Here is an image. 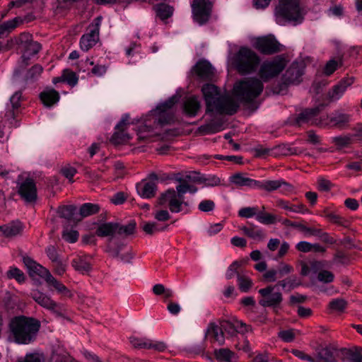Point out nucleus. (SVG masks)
<instances>
[{"label":"nucleus","mask_w":362,"mask_h":362,"mask_svg":"<svg viewBox=\"0 0 362 362\" xmlns=\"http://www.w3.org/2000/svg\"><path fill=\"white\" fill-rule=\"evenodd\" d=\"M255 48L263 54H273L281 51L282 45L272 36L258 37L255 43Z\"/></svg>","instance_id":"obj_14"},{"label":"nucleus","mask_w":362,"mask_h":362,"mask_svg":"<svg viewBox=\"0 0 362 362\" xmlns=\"http://www.w3.org/2000/svg\"><path fill=\"white\" fill-rule=\"evenodd\" d=\"M59 93L54 88H47L40 94V99L46 107H51L59 100Z\"/></svg>","instance_id":"obj_31"},{"label":"nucleus","mask_w":362,"mask_h":362,"mask_svg":"<svg viewBox=\"0 0 362 362\" xmlns=\"http://www.w3.org/2000/svg\"><path fill=\"white\" fill-rule=\"evenodd\" d=\"M22 93L16 91L10 98L9 103L6 105V112L3 119L7 122L11 127L18 126V121L16 119L19 113L21 107Z\"/></svg>","instance_id":"obj_12"},{"label":"nucleus","mask_w":362,"mask_h":362,"mask_svg":"<svg viewBox=\"0 0 362 362\" xmlns=\"http://www.w3.org/2000/svg\"><path fill=\"white\" fill-rule=\"evenodd\" d=\"M286 59L284 55H277L272 59L264 61L260 66L259 76L264 81L277 76L286 67Z\"/></svg>","instance_id":"obj_8"},{"label":"nucleus","mask_w":362,"mask_h":362,"mask_svg":"<svg viewBox=\"0 0 362 362\" xmlns=\"http://www.w3.org/2000/svg\"><path fill=\"white\" fill-rule=\"evenodd\" d=\"M304 72L302 62H293L283 75L282 80L286 85L299 83Z\"/></svg>","instance_id":"obj_19"},{"label":"nucleus","mask_w":362,"mask_h":362,"mask_svg":"<svg viewBox=\"0 0 362 362\" xmlns=\"http://www.w3.org/2000/svg\"><path fill=\"white\" fill-rule=\"evenodd\" d=\"M46 283L48 284V286L54 287L59 293L63 294L68 297L71 296L70 290L62 282L55 279L52 274L48 276L47 279H46Z\"/></svg>","instance_id":"obj_41"},{"label":"nucleus","mask_w":362,"mask_h":362,"mask_svg":"<svg viewBox=\"0 0 362 362\" xmlns=\"http://www.w3.org/2000/svg\"><path fill=\"white\" fill-rule=\"evenodd\" d=\"M352 137L353 136L351 135L335 136L332 138V143H334L338 148H343L351 144Z\"/></svg>","instance_id":"obj_51"},{"label":"nucleus","mask_w":362,"mask_h":362,"mask_svg":"<svg viewBox=\"0 0 362 362\" xmlns=\"http://www.w3.org/2000/svg\"><path fill=\"white\" fill-rule=\"evenodd\" d=\"M240 230L245 235L255 241L261 242L266 238L264 230L253 223H247V225L241 227Z\"/></svg>","instance_id":"obj_29"},{"label":"nucleus","mask_w":362,"mask_h":362,"mask_svg":"<svg viewBox=\"0 0 362 362\" xmlns=\"http://www.w3.org/2000/svg\"><path fill=\"white\" fill-rule=\"evenodd\" d=\"M196 75L201 79L209 80L213 76V68L206 61L198 62L193 68Z\"/></svg>","instance_id":"obj_30"},{"label":"nucleus","mask_w":362,"mask_h":362,"mask_svg":"<svg viewBox=\"0 0 362 362\" xmlns=\"http://www.w3.org/2000/svg\"><path fill=\"white\" fill-rule=\"evenodd\" d=\"M76 210V208L74 206H62L58 208L57 214L60 217L69 220L74 215Z\"/></svg>","instance_id":"obj_50"},{"label":"nucleus","mask_w":362,"mask_h":362,"mask_svg":"<svg viewBox=\"0 0 362 362\" xmlns=\"http://www.w3.org/2000/svg\"><path fill=\"white\" fill-rule=\"evenodd\" d=\"M23 260L30 276L37 275L43 278L46 281L48 276L51 275L50 272L47 269L37 263L30 257H23Z\"/></svg>","instance_id":"obj_25"},{"label":"nucleus","mask_w":362,"mask_h":362,"mask_svg":"<svg viewBox=\"0 0 362 362\" xmlns=\"http://www.w3.org/2000/svg\"><path fill=\"white\" fill-rule=\"evenodd\" d=\"M168 226V225L165 226H160V225L156 222H145L142 226V228L146 234L152 235L155 233L166 230Z\"/></svg>","instance_id":"obj_48"},{"label":"nucleus","mask_w":362,"mask_h":362,"mask_svg":"<svg viewBox=\"0 0 362 362\" xmlns=\"http://www.w3.org/2000/svg\"><path fill=\"white\" fill-rule=\"evenodd\" d=\"M206 105V112L234 115L239 105L230 96L221 95L218 88L213 84H205L202 88Z\"/></svg>","instance_id":"obj_2"},{"label":"nucleus","mask_w":362,"mask_h":362,"mask_svg":"<svg viewBox=\"0 0 362 362\" xmlns=\"http://www.w3.org/2000/svg\"><path fill=\"white\" fill-rule=\"evenodd\" d=\"M265 206H262V210H259L258 206H247L241 208L238 211V216L242 218H250L255 216L256 220L260 223L264 225H271L276 222V216L264 211Z\"/></svg>","instance_id":"obj_10"},{"label":"nucleus","mask_w":362,"mask_h":362,"mask_svg":"<svg viewBox=\"0 0 362 362\" xmlns=\"http://www.w3.org/2000/svg\"><path fill=\"white\" fill-rule=\"evenodd\" d=\"M160 204L167 206L172 213L187 214L190 211L189 202L185 201V197L177 194L174 189H169L161 194Z\"/></svg>","instance_id":"obj_7"},{"label":"nucleus","mask_w":362,"mask_h":362,"mask_svg":"<svg viewBox=\"0 0 362 362\" xmlns=\"http://www.w3.org/2000/svg\"><path fill=\"white\" fill-rule=\"evenodd\" d=\"M157 16L161 20H166L173 13V8L165 3H160L154 6Z\"/></svg>","instance_id":"obj_43"},{"label":"nucleus","mask_w":362,"mask_h":362,"mask_svg":"<svg viewBox=\"0 0 362 362\" xmlns=\"http://www.w3.org/2000/svg\"><path fill=\"white\" fill-rule=\"evenodd\" d=\"M281 223L285 226L297 228L299 230L310 235H317L322 233L321 230L309 228L301 222L291 221L287 218L283 219L281 221Z\"/></svg>","instance_id":"obj_35"},{"label":"nucleus","mask_w":362,"mask_h":362,"mask_svg":"<svg viewBox=\"0 0 362 362\" xmlns=\"http://www.w3.org/2000/svg\"><path fill=\"white\" fill-rule=\"evenodd\" d=\"M334 274L327 270H322L318 273L317 279L325 284L331 283L334 281Z\"/></svg>","instance_id":"obj_64"},{"label":"nucleus","mask_w":362,"mask_h":362,"mask_svg":"<svg viewBox=\"0 0 362 362\" xmlns=\"http://www.w3.org/2000/svg\"><path fill=\"white\" fill-rule=\"evenodd\" d=\"M194 175H196V172L194 171L190 172L182 177L178 178L177 181L180 184L176 186V189H175V192L182 196H184L185 194L187 192L189 182L194 183L192 180V177H194Z\"/></svg>","instance_id":"obj_39"},{"label":"nucleus","mask_w":362,"mask_h":362,"mask_svg":"<svg viewBox=\"0 0 362 362\" xmlns=\"http://www.w3.org/2000/svg\"><path fill=\"white\" fill-rule=\"evenodd\" d=\"M200 108V103L196 96H190L184 102L183 110L186 115L189 117H194Z\"/></svg>","instance_id":"obj_34"},{"label":"nucleus","mask_w":362,"mask_h":362,"mask_svg":"<svg viewBox=\"0 0 362 362\" xmlns=\"http://www.w3.org/2000/svg\"><path fill=\"white\" fill-rule=\"evenodd\" d=\"M40 328V322L33 318L19 315L13 317L9 322V329L15 342L18 344H29L37 337Z\"/></svg>","instance_id":"obj_3"},{"label":"nucleus","mask_w":362,"mask_h":362,"mask_svg":"<svg viewBox=\"0 0 362 362\" xmlns=\"http://www.w3.org/2000/svg\"><path fill=\"white\" fill-rule=\"evenodd\" d=\"M129 115H124L118 124L115 126V132L110 139V142L115 145H119L128 141L130 136L125 132L129 124Z\"/></svg>","instance_id":"obj_18"},{"label":"nucleus","mask_w":362,"mask_h":362,"mask_svg":"<svg viewBox=\"0 0 362 362\" xmlns=\"http://www.w3.org/2000/svg\"><path fill=\"white\" fill-rule=\"evenodd\" d=\"M354 81V77H345L337 85L334 86L327 93V97L331 101H337L340 99L348 87L351 86Z\"/></svg>","instance_id":"obj_22"},{"label":"nucleus","mask_w":362,"mask_h":362,"mask_svg":"<svg viewBox=\"0 0 362 362\" xmlns=\"http://www.w3.org/2000/svg\"><path fill=\"white\" fill-rule=\"evenodd\" d=\"M300 284L297 282L296 277L295 276H289L283 280H281L277 282V284L274 286L275 288L276 286H281L284 290L287 291H291L293 288L298 286Z\"/></svg>","instance_id":"obj_46"},{"label":"nucleus","mask_w":362,"mask_h":362,"mask_svg":"<svg viewBox=\"0 0 362 362\" xmlns=\"http://www.w3.org/2000/svg\"><path fill=\"white\" fill-rule=\"evenodd\" d=\"M220 326L223 333L226 332L230 337L235 336L236 333L245 334L251 330L250 326L237 320L233 321L223 320L220 322Z\"/></svg>","instance_id":"obj_21"},{"label":"nucleus","mask_w":362,"mask_h":362,"mask_svg":"<svg viewBox=\"0 0 362 362\" xmlns=\"http://www.w3.org/2000/svg\"><path fill=\"white\" fill-rule=\"evenodd\" d=\"M42 67L39 64L33 66L28 71L26 75L27 79L33 80L37 78L42 72Z\"/></svg>","instance_id":"obj_62"},{"label":"nucleus","mask_w":362,"mask_h":362,"mask_svg":"<svg viewBox=\"0 0 362 362\" xmlns=\"http://www.w3.org/2000/svg\"><path fill=\"white\" fill-rule=\"evenodd\" d=\"M45 253L52 263L61 259L56 247L53 245H49L45 249Z\"/></svg>","instance_id":"obj_61"},{"label":"nucleus","mask_w":362,"mask_h":362,"mask_svg":"<svg viewBox=\"0 0 362 362\" xmlns=\"http://www.w3.org/2000/svg\"><path fill=\"white\" fill-rule=\"evenodd\" d=\"M238 284L242 292H247L252 285V281L247 276L238 274Z\"/></svg>","instance_id":"obj_52"},{"label":"nucleus","mask_w":362,"mask_h":362,"mask_svg":"<svg viewBox=\"0 0 362 362\" xmlns=\"http://www.w3.org/2000/svg\"><path fill=\"white\" fill-rule=\"evenodd\" d=\"M329 308L336 311H343L346 308V301L341 298L334 299L329 303Z\"/></svg>","instance_id":"obj_60"},{"label":"nucleus","mask_w":362,"mask_h":362,"mask_svg":"<svg viewBox=\"0 0 362 362\" xmlns=\"http://www.w3.org/2000/svg\"><path fill=\"white\" fill-rule=\"evenodd\" d=\"M64 81H66L71 86H74L77 84L78 78L76 74L69 69H65L63 71Z\"/></svg>","instance_id":"obj_56"},{"label":"nucleus","mask_w":362,"mask_h":362,"mask_svg":"<svg viewBox=\"0 0 362 362\" xmlns=\"http://www.w3.org/2000/svg\"><path fill=\"white\" fill-rule=\"evenodd\" d=\"M158 180V175L155 173H151L146 179L136 185V190L139 194L146 199L153 197L157 190Z\"/></svg>","instance_id":"obj_15"},{"label":"nucleus","mask_w":362,"mask_h":362,"mask_svg":"<svg viewBox=\"0 0 362 362\" xmlns=\"http://www.w3.org/2000/svg\"><path fill=\"white\" fill-rule=\"evenodd\" d=\"M102 20V16L96 17L93 23L89 25L88 28V32L81 36L80 39V47L83 51H88L98 42Z\"/></svg>","instance_id":"obj_9"},{"label":"nucleus","mask_w":362,"mask_h":362,"mask_svg":"<svg viewBox=\"0 0 362 362\" xmlns=\"http://www.w3.org/2000/svg\"><path fill=\"white\" fill-rule=\"evenodd\" d=\"M305 12L300 7L298 0H279L276 8L277 19H282L293 23L294 25L301 23Z\"/></svg>","instance_id":"obj_5"},{"label":"nucleus","mask_w":362,"mask_h":362,"mask_svg":"<svg viewBox=\"0 0 362 362\" xmlns=\"http://www.w3.org/2000/svg\"><path fill=\"white\" fill-rule=\"evenodd\" d=\"M90 260V256L80 252L73 258L71 264L76 271L82 274H88L92 269Z\"/></svg>","instance_id":"obj_24"},{"label":"nucleus","mask_w":362,"mask_h":362,"mask_svg":"<svg viewBox=\"0 0 362 362\" xmlns=\"http://www.w3.org/2000/svg\"><path fill=\"white\" fill-rule=\"evenodd\" d=\"M346 356L350 362H362V348L349 350Z\"/></svg>","instance_id":"obj_55"},{"label":"nucleus","mask_w":362,"mask_h":362,"mask_svg":"<svg viewBox=\"0 0 362 362\" xmlns=\"http://www.w3.org/2000/svg\"><path fill=\"white\" fill-rule=\"evenodd\" d=\"M100 206L98 204L92 203H85L80 207V215L82 217H87L98 213Z\"/></svg>","instance_id":"obj_47"},{"label":"nucleus","mask_w":362,"mask_h":362,"mask_svg":"<svg viewBox=\"0 0 362 362\" xmlns=\"http://www.w3.org/2000/svg\"><path fill=\"white\" fill-rule=\"evenodd\" d=\"M314 362H337L333 351L329 347H325L317 351Z\"/></svg>","instance_id":"obj_40"},{"label":"nucleus","mask_w":362,"mask_h":362,"mask_svg":"<svg viewBox=\"0 0 362 362\" xmlns=\"http://www.w3.org/2000/svg\"><path fill=\"white\" fill-rule=\"evenodd\" d=\"M6 274L8 279H14L18 283L24 282L25 279L23 272L17 267H11Z\"/></svg>","instance_id":"obj_53"},{"label":"nucleus","mask_w":362,"mask_h":362,"mask_svg":"<svg viewBox=\"0 0 362 362\" xmlns=\"http://www.w3.org/2000/svg\"><path fill=\"white\" fill-rule=\"evenodd\" d=\"M44 358L42 354L37 353L27 354L25 357L18 362H43Z\"/></svg>","instance_id":"obj_63"},{"label":"nucleus","mask_w":362,"mask_h":362,"mask_svg":"<svg viewBox=\"0 0 362 362\" xmlns=\"http://www.w3.org/2000/svg\"><path fill=\"white\" fill-rule=\"evenodd\" d=\"M275 286H269L259 290L262 298L259 300L260 305L263 307H278L283 300L282 294L280 292H274Z\"/></svg>","instance_id":"obj_16"},{"label":"nucleus","mask_w":362,"mask_h":362,"mask_svg":"<svg viewBox=\"0 0 362 362\" xmlns=\"http://www.w3.org/2000/svg\"><path fill=\"white\" fill-rule=\"evenodd\" d=\"M23 230L22 224L19 221H13L0 226V235L11 238L20 234Z\"/></svg>","instance_id":"obj_32"},{"label":"nucleus","mask_w":362,"mask_h":362,"mask_svg":"<svg viewBox=\"0 0 362 362\" xmlns=\"http://www.w3.org/2000/svg\"><path fill=\"white\" fill-rule=\"evenodd\" d=\"M191 6L193 18L197 23L203 25L209 21L212 7L209 0H193Z\"/></svg>","instance_id":"obj_11"},{"label":"nucleus","mask_w":362,"mask_h":362,"mask_svg":"<svg viewBox=\"0 0 362 362\" xmlns=\"http://www.w3.org/2000/svg\"><path fill=\"white\" fill-rule=\"evenodd\" d=\"M257 189L272 192L279 190L283 194H288L293 190V186L283 179L279 180H258Z\"/></svg>","instance_id":"obj_13"},{"label":"nucleus","mask_w":362,"mask_h":362,"mask_svg":"<svg viewBox=\"0 0 362 362\" xmlns=\"http://www.w3.org/2000/svg\"><path fill=\"white\" fill-rule=\"evenodd\" d=\"M207 332L211 336L214 341H217L219 345H223L225 341L224 333L221 326L214 322H210L207 328Z\"/></svg>","instance_id":"obj_38"},{"label":"nucleus","mask_w":362,"mask_h":362,"mask_svg":"<svg viewBox=\"0 0 362 362\" xmlns=\"http://www.w3.org/2000/svg\"><path fill=\"white\" fill-rule=\"evenodd\" d=\"M18 194L27 202H35L37 199V188L33 180L27 178L23 181L19 187Z\"/></svg>","instance_id":"obj_23"},{"label":"nucleus","mask_w":362,"mask_h":362,"mask_svg":"<svg viewBox=\"0 0 362 362\" xmlns=\"http://www.w3.org/2000/svg\"><path fill=\"white\" fill-rule=\"evenodd\" d=\"M78 233L74 230H65L62 233V238L70 243H76L78 238Z\"/></svg>","instance_id":"obj_58"},{"label":"nucleus","mask_w":362,"mask_h":362,"mask_svg":"<svg viewBox=\"0 0 362 362\" xmlns=\"http://www.w3.org/2000/svg\"><path fill=\"white\" fill-rule=\"evenodd\" d=\"M194 183L204 184L206 187H215L221 184V179L213 175H201L196 172V175L192 177Z\"/></svg>","instance_id":"obj_36"},{"label":"nucleus","mask_w":362,"mask_h":362,"mask_svg":"<svg viewBox=\"0 0 362 362\" xmlns=\"http://www.w3.org/2000/svg\"><path fill=\"white\" fill-rule=\"evenodd\" d=\"M324 213H325V216L332 223L339 225V226L344 225L345 220L341 216H339L334 212L329 211L328 210H325Z\"/></svg>","instance_id":"obj_57"},{"label":"nucleus","mask_w":362,"mask_h":362,"mask_svg":"<svg viewBox=\"0 0 362 362\" xmlns=\"http://www.w3.org/2000/svg\"><path fill=\"white\" fill-rule=\"evenodd\" d=\"M177 103L173 96L164 103L159 104L152 110L143 119V124L139 127L137 135L139 140L152 141L151 139L159 134L156 131L157 126L173 122L175 113L173 107Z\"/></svg>","instance_id":"obj_1"},{"label":"nucleus","mask_w":362,"mask_h":362,"mask_svg":"<svg viewBox=\"0 0 362 362\" xmlns=\"http://www.w3.org/2000/svg\"><path fill=\"white\" fill-rule=\"evenodd\" d=\"M130 342L134 348L137 349H153L160 352L167 349L164 342L153 341L147 338L131 337Z\"/></svg>","instance_id":"obj_20"},{"label":"nucleus","mask_w":362,"mask_h":362,"mask_svg":"<svg viewBox=\"0 0 362 362\" xmlns=\"http://www.w3.org/2000/svg\"><path fill=\"white\" fill-rule=\"evenodd\" d=\"M118 223L107 222L98 226L96 235L99 237H113L117 234Z\"/></svg>","instance_id":"obj_33"},{"label":"nucleus","mask_w":362,"mask_h":362,"mask_svg":"<svg viewBox=\"0 0 362 362\" xmlns=\"http://www.w3.org/2000/svg\"><path fill=\"white\" fill-rule=\"evenodd\" d=\"M223 122L221 120L211 121L208 124L202 127V129L206 134H215L222 130Z\"/></svg>","instance_id":"obj_49"},{"label":"nucleus","mask_w":362,"mask_h":362,"mask_svg":"<svg viewBox=\"0 0 362 362\" xmlns=\"http://www.w3.org/2000/svg\"><path fill=\"white\" fill-rule=\"evenodd\" d=\"M215 209V203L211 199L202 200L198 205V209L202 212H210Z\"/></svg>","instance_id":"obj_59"},{"label":"nucleus","mask_w":362,"mask_h":362,"mask_svg":"<svg viewBox=\"0 0 362 362\" xmlns=\"http://www.w3.org/2000/svg\"><path fill=\"white\" fill-rule=\"evenodd\" d=\"M30 296L40 306L52 312H56L58 305L48 295L39 290H33L30 292Z\"/></svg>","instance_id":"obj_27"},{"label":"nucleus","mask_w":362,"mask_h":362,"mask_svg":"<svg viewBox=\"0 0 362 362\" xmlns=\"http://www.w3.org/2000/svg\"><path fill=\"white\" fill-rule=\"evenodd\" d=\"M320 107H316L311 109H305L302 111L296 118V123L298 125L308 124L310 125L324 126L327 124L322 120V118H318Z\"/></svg>","instance_id":"obj_17"},{"label":"nucleus","mask_w":362,"mask_h":362,"mask_svg":"<svg viewBox=\"0 0 362 362\" xmlns=\"http://www.w3.org/2000/svg\"><path fill=\"white\" fill-rule=\"evenodd\" d=\"M230 182L238 187H246L257 189L258 180L252 179L245 173H238L230 177Z\"/></svg>","instance_id":"obj_28"},{"label":"nucleus","mask_w":362,"mask_h":362,"mask_svg":"<svg viewBox=\"0 0 362 362\" xmlns=\"http://www.w3.org/2000/svg\"><path fill=\"white\" fill-rule=\"evenodd\" d=\"M351 116L340 112L333 113L329 118L331 124L339 128H344L350 122Z\"/></svg>","instance_id":"obj_37"},{"label":"nucleus","mask_w":362,"mask_h":362,"mask_svg":"<svg viewBox=\"0 0 362 362\" xmlns=\"http://www.w3.org/2000/svg\"><path fill=\"white\" fill-rule=\"evenodd\" d=\"M135 228L136 223L134 221H132L128 224L124 226L118 223V227L117 228V234H124L126 235H132L135 231Z\"/></svg>","instance_id":"obj_54"},{"label":"nucleus","mask_w":362,"mask_h":362,"mask_svg":"<svg viewBox=\"0 0 362 362\" xmlns=\"http://www.w3.org/2000/svg\"><path fill=\"white\" fill-rule=\"evenodd\" d=\"M22 23L20 17H16L12 20L7 21L0 25V37L6 33H9L15 29L19 23Z\"/></svg>","instance_id":"obj_45"},{"label":"nucleus","mask_w":362,"mask_h":362,"mask_svg":"<svg viewBox=\"0 0 362 362\" xmlns=\"http://www.w3.org/2000/svg\"><path fill=\"white\" fill-rule=\"evenodd\" d=\"M23 260L30 276L37 275L43 278L46 281L48 276L51 275L50 272L47 269L37 263L30 257H23Z\"/></svg>","instance_id":"obj_26"},{"label":"nucleus","mask_w":362,"mask_h":362,"mask_svg":"<svg viewBox=\"0 0 362 362\" xmlns=\"http://www.w3.org/2000/svg\"><path fill=\"white\" fill-rule=\"evenodd\" d=\"M214 354L219 362H233L235 356V354L228 349L215 350Z\"/></svg>","instance_id":"obj_44"},{"label":"nucleus","mask_w":362,"mask_h":362,"mask_svg":"<svg viewBox=\"0 0 362 362\" xmlns=\"http://www.w3.org/2000/svg\"><path fill=\"white\" fill-rule=\"evenodd\" d=\"M263 88L261 80L249 78L237 82L233 87V93L241 102L250 103L262 93Z\"/></svg>","instance_id":"obj_4"},{"label":"nucleus","mask_w":362,"mask_h":362,"mask_svg":"<svg viewBox=\"0 0 362 362\" xmlns=\"http://www.w3.org/2000/svg\"><path fill=\"white\" fill-rule=\"evenodd\" d=\"M260 63V58L256 52L248 47H242L236 54L234 64L241 74L255 72Z\"/></svg>","instance_id":"obj_6"},{"label":"nucleus","mask_w":362,"mask_h":362,"mask_svg":"<svg viewBox=\"0 0 362 362\" xmlns=\"http://www.w3.org/2000/svg\"><path fill=\"white\" fill-rule=\"evenodd\" d=\"M30 35L29 34L24 33L21 35V41H23L24 38L26 39L25 50L28 52V54L29 55H35L40 51L42 46L37 41L30 40Z\"/></svg>","instance_id":"obj_42"}]
</instances>
